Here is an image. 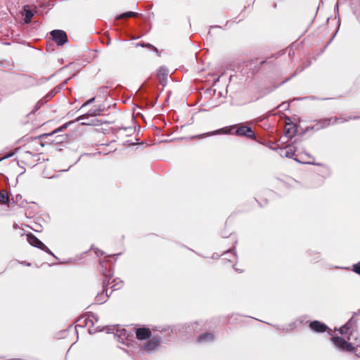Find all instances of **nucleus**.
Listing matches in <instances>:
<instances>
[{
    "mask_svg": "<svg viewBox=\"0 0 360 360\" xmlns=\"http://www.w3.org/2000/svg\"><path fill=\"white\" fill-rule=\"evenodd\" d=\"M68 81V79H65L63 82L60 84L59 85L56 86L55 88H53L51 91H50L46 96L42 98L41 101H39L38 103H46L47 98H51L53 97L56 94L60 91V90L65 86V85L67 84Z\"/></svg>",
    "mask_w": 360,
    "mask_h": 360,
    "instance_id": "11",
    "label": "nucleus"
},
{
    "mask_svg": "<svg viewBox=\"0 0 360 360\" xmlns=\"http://www.w3.org/2000/svg\"><path fill=\"white\" fill-rule=\"evenodd\" d=\"M214 339V335L212 333H204L200 334L198 338V342H206L213 341Z\"/></svg>",
    "mask_w": 360,
    "mask_h": 360,
    "instance_id": "18",
    "label": "nucleus"
},
{
    "mask_svg": "<svg viewBox=\"0 0 360 360\" xmlns=\"http://www.w3.org/2000/svg\"><path fill=\"white\" fill-rule=\"evenodd\" d=\"M294 327H295V323H291V324L289 325V328H281L279 326H276V328L278 330H283L284 332H288V331L292 330L294 328Z\"/></svg>",
    "mask_w": 360,
    "mask_h": 360,
    "instance_id": "26",
    "label": "nucleus"
},
{
    "mask_svg": "<svg viewBox=\"0 0 360 360\" xmlns=\"http://www.w3.org/2000/svg\"><path fill=\"white\" fill-rule=\"evenodd\" d=\"M339 120L340 119L338 117L320 119L313 126L307 127L306 131L313 130L317 131L320 129L328 127L330 124L332 120H333V123H335L338 122Z\"/></svg>",
    "mask_w": 360,
    "mask_h": 360,
    "instance_id": "7",
    "label": "nucleus"
},
{
    "mask_svg": "<svg viewBox=\"0 0 360 360\" xmlns=\"http://www.w3.org/2000/svg\"><path fill=\"white\" fill-rule=\"evenodd\" d=\"M24 264L26 265V266H30V263H27V262H24Z\"/></svg>",
    "mask_w": 360,
    "mask_h": 360,
    "instance_id": "38",
    "label": "nucleus"
},
{
    "mask_svg": "<svg viewBox=\"0 0 360 360\" xmlns=\"http://www.w3.org/2000/svg\"><path fill=\"white\" fill-rule=\"evenodd\" d=\"M110 38H108V39H107L106 44L108 46V45H110Z\"/></svg>",
    "mask_w": 360,
    "mask_h": 360,
    "instance_id": "37",
    "label": "nucleus"
},
{
    "mask_svg": "<svg viewBox=\"0 0 360 360\" xmlns=\"http://www.w3.org/2000/svg\"><path fill=\"white\" fill-rule=\"evenodd\" d=\"M48 78L41 77L39 79L30 75H25L22 77L23 83L27 86H34L45 83Z\"/></svg>",
    "mask_w": 360,
    "mask_h": 360,
    "instance_id": "9",
    "label": "nucleus"
},
{
    "mask_svg": "<svg viewBox=\"0 0 360 360\" xmlns=\"http://www.w3.org/2000/svg\"><path fill=\"white\" fill-rule=\"evenodd\" d=\"M112 283H114V284L110 287L112 290L110 292V295L112 294V291L120 289L123 285V282L122 281H119L118 279H114Z\"/></svg>",
    "mask_w": 360,
    "mask_h": 360,
    "instance_id": "21",
    "label": "nucleus"
},
{
    "mask_svg": "<svg viewBox=\"0 0 360 360\" xmlns=\"http://www.w3.org/2000/svg\"><path fill=\"white\" fill-rule=\"evenodd\" d=\"M331 340L337 348L342 351L352 352L354 349V347L352 343L347 342L344 338L341 337H333L331 338Z\"/></svg>",
    "mask_w": 360,
    "mask_h": 360,
    "instance_id": "6",
    "label": "nucleus"
},
{
    "mask_svg": "<svg viewBox=\"0 0 360 360\" xmlns=\"http://www.w3.org/2000/svg\"><path fill=\"white\" fill-rule=\"evenodd\" d=\"M120 340L123 341L124 339H127L129 334L127 333L125 329L120 330V334L117 335Z\"/></svg>",
    "mask_w": 360,
    "mask_h": 360,
    "instance_id": "25",
    "label": "nucleus"
},
{
    "mask_svg": "<svg viewBox=\"0 0 360 360\" xmlns=\"http://www.w3.org/2000/svg\"><path fill=\"white\" fill-rule=\"evenodd\" d=\"M357 315L360 316V311L355 313L354 315L345 323L346 326H348L351 329L350 335H354L353 333L356 327V320L354 319V316Z\"/></svg>",
    "mask_w": 360,
    "mask_h": 360,
    "instance_id": "19",
    "label": "nucleus"
},
{
    "mask_svg": "<svg viewBox=\"0 0 360 360\" xmlns=\"http://www.w3.org/2000/svg\"><path fill=\"white\" fill-rule=\"evenodd\" d=\"M338 6H339V1L337 2L336 6H335L337 13H338Z\"/></svg>",
    "mask_w": 360,
    "mask_h": 360,
    "instance_id": "35",
    "label": "nucleus"
},
{
    "mask_svg": "<svg viewBox=\"0 0 360 360\" xmlns=\"http://www.w3.org/2000/svg\"><path fill=\"white\" fill-rule=\"evenodd\" d=\"M103 292L101 293H98L95 300L98 304H102L107 301L108 298L110 297V294L108 293L109 288H108V285L110 284L109 281L105 283V281H103Z\"/></svg>",
    "mask_w": 360,
    "mask_h": 360,
    "instance_id": "10",
    "label": "nucleus"
},
{
    "mask_svg": "<svg viewBox=\"0 0 360 360\" xmlns=\"http://www.w3.org/2000/svg\"><path fill=\"white\" fill-rule=\"evenodd\" d=\"M234 248L235 247L233 246L231 248H230L227 252H226L224 255H229V254H233V257H236V252H233V250H234Z\"/></svg>",
    "mask_w": 360,
    "mask_h": 360,
    "instance_id": "28",
    "label": "nucleus"
},
{
    "mask_svg": "<svg viewBox=\"0 0 360 360\" xmlns=\"http://www.w3.org/2000/svg\"><path fill=\"white\" fill-rule=\"evenodd\" d=\"M95 100V98H91V99L86 101L82 106V107H84V106H86L88 105H89L90 103H93Z\"/></svg>",
    "mask_w": 360,
    "mask_h": 360,
    "instance_id": "29",
    "label": "nucleus"
},
{
    "mask_svg": "<svg viewBox=\"0 0 360 360\" xmlns=\"http://www.w3.org/2000/svg\"><path fill=\"white\" fill-rule=\"evenodd\" d=\"M149 46H151V47L153 48V49L155 52H158V49H157L156 47H155V46H152V45H150V44H149Z\"/></svg>",
    "mask_w": 360,
    "mask_h": 360,
    "instance_id": "36",
    "label": "nucleus"
},
{
    "mask_svg": "<svg viewBox=\"0 0 360 360\" xmlns=\"http://www.w3.org/2000/svg\"><path fill=\"white\" fill-rule=\"evenodd\" d=\"M310 328L316 333H323L328 329V326L319 321H313L309 323Z\"/></svg>",
    "mask_w": 360,
    "mask_h": 360,
    "instance_id": "12",
    "label": "nucleus"
},
{
    "mask_svg": "<svg viewBox=\"0 0 360 360\" xmlns=\"http://www.w3.org/2000/svg\"><path fill=\"white\" fill-rule=\"evenodd\" d=\"M213 27H219V26H211V28H213Z\"/></svg>",
    "mask_w": 360,
    "mask_h": 360,
    "instance_id": "41",
    "label": "nucleus"
},
{
    "mask_svg": "<svg viewBox=\"0 0 360 360\" xmlns=\"http://www.w3.org/2000/svg\"><path fill=\"white\" fill-rule=\"evenodd\" d=\"M72 122H68V123H65L63 125H62L61 127L56 129L55 130L52 131L50 133H47V134H43L40 136H38V139H41V140H44L45 139H48L49 141L51 142H55V141L51 139V138L56 133L59 132V131H62L63 130L65 129L66 128H68V127L71 124ZM57 138H58V140L56 141V143H62L64 141L65 139H66V137L63 136V135H60V136H58Z\"/></svg>",
    "mask_w": 360,
    "mask_h": 360,
    "instance_id": "4",
    "label": "nucleus"
},
{
    "mask_svg": "<svg viewBox=\"0 0 360 360\" xmlns=\"http://www.w3.org/2000/svg\"><path fill=\"white\" fill-rule=\"evenodd\" d=\"M280 151H281V155L283 157L293 158L295 161L301 162V163L319 165V164H316L314 162V158L311 156L309 153H307L306 152H304V154L306 156H307V158L309 159L308 160L302 161L295 158H293L295 153V150L294 149V148L292 146H287L285 148H281Z\"/></svg>",
    "mask_w": 360,
    "mask_h": 360,
    "instance_id": "2",
    "label": "nucleus"
},
{
    "mask_svg": "<svg viewBox=\"0 0 360 360\" xmlns=\"http://www.w3.org/2000/svg\"><path fill=\"white\" fill-rule=\"evenodd\" d=\"M160 344L158 338H153L147 341L143 345V349L146 352H151L156 348Z\"/></svg>",
    "mask_w": 360,
    "mask_h": 360,
    "instance_id": "15",
    "label": "nucleus"
},
{
    "mask_svg": "<svg viewBox=\"0 0 360 360\" xmlns=\"http://www.w3.org/2000/svg\"><path fill=\"white\" fill-rule=\"evenodd\" d=\"M233 134L238 136H245L254 141L257 140V136L252 129L248 126H244L243 124H237L229 127H224L212 132H208L200 135V137L210 136L214 134Z\"/></svg>",
    "mask_w": 360,
    "mask_h": 360,
    "instance_id": "1",
    "label": "nucleus"
},
{
    "mask_svg": "<svg viewBox=\"0 0 360 360\" xmlns=\"http://www.w3.org/2000/svg\"><path fill=\"white\" fill-rule=\"evenodd\" d=\"M285 132L286 136H291V134H290V129H287V128H286V129H285Z\"/></svg>",
    "mask_w": 360,
    "mask_h": 360,
    "instance_id": "33",
    "label": "nucleus"
},
{
    "mask_svg": "<svg viewBox=\"0 0 360 360\" xmlns=\"http://www.w3.org/2000/svg\"><path fill=\"white\" fill-rule=\"evenodd\" d=\"M138 15H139V13H138L133 12V11H128V12L123 13L120 14V15H118L117 17V19H124L127 18L136 17Z\"/></svg>",
    "mask_w": 360,
    "mask_h": 360,
    "instance_id": "22",
    "label": "nucleus"
},
{
    "mask_svg": "<svg viewBox=\"0 0 360 360\" xmlns=\"http://www.w3.org/2000/svg\"><path fill=\"white\" fill-rule=\"evenodd\" d=\"M302 70H303V68H300V69L297 68V69L295 71V72H294V74L292 75V76L296 75L297 74L300 73V72H302Z\"/></svg>",
    "mask_w": 360,
    "mask_h": 360,
    "instance_id": "32",
    "label": "nucleus"
},
{
    "mask_svg": "<svg viewBox=\"0 0 360 360\" xmlns=\"http://www.w3.org/2000/svg\"><path fill=\"white\" fill-rule=\"evenodd\" d=\"M120 255L121 254L119 253V254H115V255H108L107 257H105V260L104 261H101L100 262V266H101L100 271L102 273L103 276L105 278L110 279L113 276V272H112V270L111 267H109V269H108L107 266L104 265L105 263L108 262L109 259L111 258L112 257H117Z\"/></svg>",
    "mask_w": 360,
    "mask_h": 360,
    "instance_id": "8",
    "label": "nucleus"
},
{
    "mask_svg": "<svg viewBox=\"0 0 360 360\" xmlns=\"http://www.w3.org/2000/svg\"><path fill=\"white\" fill-rule=\"evenodd\" d=\"M108 87L107 86H103L101 88V90L102 92H106Z\"/></svg>",
    "mask_w": 360,
    "mask_h": 360,
    "instance_id": "34",
    "label": "nucleus"
},
{
    "mask_svg": "<svg viewBox=\"0 0 360 360\" xmlns=\"http://www.w3.org/2000/svg\"><path fill=\"white\" fill-rule=\"evenodd\" d=\"M95 253L96 254V255H97L98 257H100V256H102V255H104L103 251H102V250H99V249H96V250H95Z\"/></svg>",
    "mask_w": 360,
    "mask_h": 360,
    "instance_id": "30",
    "label": "nucleus"
},
{
    "mask_svg": "<svg viewBox=\"0 0 360 360\" xmlns=\"http://www.w3.org/2000/svg\"><path fill=\"white\" fill-rule=\"evenodd\" d=\"M102 111H103V110L100 107L95 108V109H91L86 114L78 117L77 118V120L79 121V120H84V118H86L89 116L96 117V116L100 115Z\"/></svg>",
    "mask_w": 360,
    "mask_h": 360,
    "instance_id": "17",
    "label": "nucleus"
},
{
    "mask_svg": "<svg viewBox=\"0 0 360 360\" xmlns=\"http://www.w3.org/2000/svg\"><path fill=\"white\" fill-rule=\"evenodd\" d=\"M136 335L137 339H139V340H148L151 336V332H150V329H148L147 328H145V327L139 328L136 330Z\"/></svg>",
    "mask_w": 360,
    "mask_h": 360,
    "instance_id": "14",
    "label": "nucleus"
},
{
    "mask_svg": "<svg viewBox=\"0 0 360 360\" xmlns=\"http://www.w3.org/2000/svg\"><path fill=\"white\" fill-rule=\"evenodd\" d=\"M89 317H90V316H89L88 317H86V316L79 317L77 320L78 323H77V326L82 327V328L86 326L89 322H91V320L89 319Z\"/></svg>",
    "mask_w": 360,
    "mask_h": 360,
    "instance_id": "20",
    "label": "nucleus"
},
{
    "mask_svg": "<svg viewBox=\"0 0 360 360\" xmlns=\"http://www.w3.org/2000/svg\"><path fill=\"white\" fill-rule=\"evenodd\" d=\"M27 239L28 243L33 247L37 248L46 253L53 256L55 258L57 257L50 250V249L38 238H37L32 233H29L27 234Z\"/></svg>",
    "mask_w": 360,
    "mask_h": 360,
    "instance_id": "3",
    "label": "nucleus"
},
{
    "mask_svg": "<svg viewBox=\"0 0 360 360\" xmlns=\"http://www.w3.org/2000/svg\"><path fill=\"white\" fill-rule=\"evenodd\" d=\"M168 74V69L164 66H161L158 70L157 76L163 86L166 85Z\"/></svg>",
    "mask_w": 360,
    "mask_h": 360,
    "instance_id": "13",
    "label": "nucleus"
},
{
    "mask_svg": "<svg viewBox=\"0 0 360 360\" xmlns=\"http://www.w3.org/2000/svg\"><path fill=\"white\" fill-rule=\"evenodd\" d=\"M110 330H111V329L108 328L107 333H112V332L110 331Z\"/></svg>",
    "mask_w": 360,
    "mask_h": 360,
    "instance_id": "39",
    "label": "nucleus"
},
{
    "mask_svg": "<svg viewBox=\"0 0 360 360\" xmlns=\"http://www.w3.org/2000/svg\"><path fill=\"white\" fill-rule=\"evenodd\" d=\"M50 35L58 46H63L68 42L67 34L62 30H53L50 32Z\"/></svg>",
    "mask_w": 360,
    "mask_h": 360,
    "instance_id": "5",
    "label": "nucleus"
},
{
    "mask_svg": "<svg viewBox=\"0 0 360 360\" xmlns=\"http://www.w3.org/2000/svg\"><path fill=\"white\" fill-rule=\"evenodd\" d=\"M8 200V196L4 193V191H0V204H6Z\"/></svg>",
    "mask_w": 360,
    "mask_h": 360,
    "instance_id": "24",
    "label": "nucleus"
},
{
    "mask_svg": "<svg viewBox=\"0 0 360 360\" xmlns=\"http://www.w3.org/2000/svg\"><path fill=\"white\" fill-rule=\"evenodd\" d=\"M91 316H92V318L94 319V320H95L96 322L98 321V317L96 314H94L93 313H91Z\"/></svg>",
    "mask_w": 360,
    "mask_h": 360,
    "instance_id": "31",
    "label": "nucleus"
},
{
    "mask_svg": "<svg viewBox=\"0 0 360 360\" xmlns=\"http://www.w3.org/2000/svg\"><path fill=\"white\" fill-rule=\"evenodd\" d=\"M24 21L25 23L31 22V19L34 16V12L31 9L29 5H25L22 8Z\"/></svg>",
    "mask_w": 360,
    "mask_h": 360,
    "instance_id": "16",
    "label": "nucleus"
},
{
    "mask_svg": "<svg viewBox=\"0 0 360 360\" xmlns=\"http://www.w3.org/2000/svg\"><path fill=\"white\" fill-rule=\"evenodd\" d=\"M350 332H351V329L347 326H346V324L343 325L342 327L340 328L339 329V333L342 335H344V334H349L350 335ZM352 335H349L348 337V340H352Z\"/></svg>",
    "mask_w": 360,
    "mask_h": 360,
    "instance_id": "23",
    "label": "nucleus"
},
{
    "mask_svg": "<svg viewBox=\"0 0 360 360\" xmlns=\"http://www.w3.org/2000/svg\"><path fill=\"white\" fill-rule=\"evenodd\" d=\"M355 273L360 275V262L353 265V269Z\"/></svg>",
    "mask_w": 360,
    "mask_h": 360,
    "instance_id": "27",
    "label": "nucleus"
},
{
    "mask_svg": "<svg viewBox=\"0 0 360 360\" xmlns=\"http://www.w3.org/2000/svg\"><path fill=\"white\" fill-rule=\"evenodd\" d=\"M356 345L357 347H360V342H356Z\"/></svg>",
    "mask_w": 360,
    "mask_h": 360,
    "instance_id": "40",
    "label": "nucleus"
}]
</instances>
